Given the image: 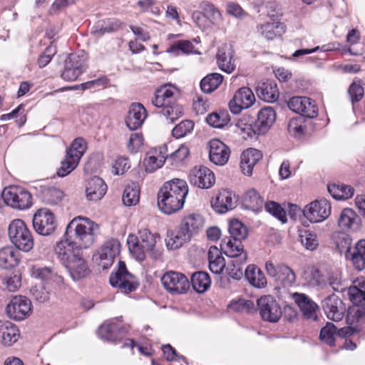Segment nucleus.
I'll list each match as a JSON object with an SVG mask.
<instances>
[{
  "label": "nucleus",
  "instance_id": "1",
  "mask_svg": "<svg viewBox=\"0 0 365 365\" xmlns=\"http://www.w3.org/2000/svg\"><path fill=\"white\" fill-rule=\"evenodd\" d=\"M188 185L182 179L174 178L166 181L158 193V207L165 215L180 210L188 194Z\"/></svg>",
  "mask_w": 365,
  "mask_h": 365
},
{
  "label": "nucleus",
  "instance_id": "2",
  "mask_svg": "<svg viewBox=\"0 0 365 365\" xmlns=\"http://www.w3.org/2000/svg\"><path fill=\"white\" fill-rule=\"evenodd\" d=\"M205 220L200 214L191 213L184 216L178 229L168 233L165 240L168 248H180L197 236L203 230Z\"/></svg>",
  "mask_w": 365,
  "mask_h": 365
},
{
  "label": "nucleus",
  "instance_id": "3",
  "mask_svg": "<svg viewBox=\"0 0 365 365\" xmlns=\"http://www.w3.org/2000/svg\"><path fill=\"white\" fill-rule=\"evenodd\" d=\"M98 225L88 217L78 216L67 225L64 237L76 248L87 249L95 242Z\"/></svg>",
  "mask_w": 365,
  "mask_h": 365
},
{
  "label": "nucleus",
  "instance_id": "4",
  "mask_svg": "<svg viewBox=\"0 0 365 365\" xmlns=\"http://www.w3.org/2000/svg\"><path fill=\"white\" fill-rule=\"evenodd\" d=\"M128 246L131 255L138 261H143L145 258L146 253L153 257L155 252L154 248L156 245L155 235L148 229L142 228L138 231V237L135 235H129L127 240Z\"/></svg>",
  "mask_w": 365,
  "mask_h": 365
},
{
  "label": "nucleus",
  "instance_id": "5",
  "mask_svg": "<svg viewBox=\"0 0 365 365\" xmlns=\"http://www.w3.org/2000/svg\"><path fill=\"white\" fill-rule=\"evenodd\" d=\"M9 236L11 242L20 250L29 252L34 247L31 232L21 220H14L10 223Z\"/></svg>",
  "mask_w": 365,
  "mask_h": 365
},
{
  "label": "nucleus",
  "instance_id": "6",
  "mask_svg": "<svg viewBox=\"0 0 365 365\" xmlns=\"http://www.w3.org/2000/svg\"><path fill=\"white\" fill-rule=\"evenodd\" d=\"M265 270L267 274L273 279L277 288H288L296 282V274L287 264H274L268 261L265 263Z\"/></svg>",
  "mask_w": 365,
  "mask_h": 365
},
{
  "label": "nucleus",
  "instance_id": "7",
  "mask_svg": "<svg viewBox=\"0 0 365 365\" xmlns=\"http://www.w3.org/2000/svg\"><path fill=\"white\" fill-rule=\"evenodd\" d=\"M2 197L6 205L15 209L24 210L32 205L31 195L20 186H9L2 192Z\"/></svg>",
  "mask_w": 365,
  "mask_h": 365
},
{
  "label": "nucleus",
  "instance_id": "8",
  "mask_svg": "<svg viewBox=\"0 0 365 365\" xmlns=\"http://www.w3.org/2000/svg\"><path fill=\"white\" fill-rule=\"evenodd\" d=\"M32 222L35 231L43 236L51 235L57 226L53 213L47 208L38 210L33 216Z\"/></svg>",
  "mask_w": 365,
  "mask_h": 365
},
{
  "label": "nucleus",
  "instance_id": "9",
  "mask_svg": "<svg viewBox=\"0 0 365 365\" xmlns=\"http://www.w3.org/2000/svg\"><path fill=\"white\" fill-rule=\"evenodd\" d=\"M87 56L84 53H71L65 61L64 70L61 78L67 81L76 80L86 68Z\"/></svg>",
  "mask_w": 365,
  "mask_h": 365
},
{
  "label": "nucleus",
  "instance_id": "10",
  "mask_svg": "<svg viewBox=\"0 0 365 365\" xmlns=\"http://www.w3.org/2000/svg\"><path fill=\"white\" fill-rule=\"evenodd\" d=\"M110 283L111 286L118 287L124 293L134 291L138 286L133 275L127 271L125 264L122 261H119L116 272L110 274Z\"/></svg>",
  "mask_w": 365,
  "mask_h": 365
},
{
  "label": "nucleus",
  "instance_id": "11",
  "mask_svg": "<svg viewBox=\"0 0 365 365\" xmlns=\"http://www.w3.org/2000/svg\"><path fill=\"white\" fill-rule=\"evenodd\" d=\"M161 282L164 288L173 294H184L190 288V282L187 277L178 272H167L161 277Z\"/></svg>",
  "mask_w": 365,
  "mask_h": 365
},
{
  "label": "nucleus",
  "instance_id": "12",
  "mask_svg": "<svg viewBox=\"0 0 365 365\" xmlns=\"http://www.w3.org/2000/svg\"><path fill=\"white\" fill-rule=\"evenodd\" d=\"M120 245L118 240L110 239L106 242L100 250L93 255V260L103 269L109 268L114 259L120 252Z\"/></svg>",
  "mask_w": 365,
  "mask_h": 365
},
{
  "label": "nucleus",
  "instance_id": "13",
  "mask_svg": "<svg viewBox=\"0 0 365 365\" xmlns=\"http://www.w3.org/2000/svg\"><path fill=\"white\" fill-rule=\"evenodd\" d=\"M31 301L27 297L19 295L12 298L6 307V312L10 318L21 321L31 314Z\"/></svg>",
  "mask_w": 365,
  "mask_h": 365
},
{
  "label": "nucleus",
  "instance_id": "14",
  "mask_svg": "<svg viewBox=\"0 0 365 365\" xmlns=\"http://www.w3.org/2000/svg\"><path fill=\"white\" fill-rule=\"evenodd\" d=\"M257 306L262 319L265 321L276 322L282 316L280 306L270 295L263 296L257 299Z\"/></svg>",
  "mask_w": 365,
  "mask_h": 365
},
{
  "label": "nucleus",
  "instance_id": "15",
  "mask_svg": "<svg viewBox=\"0 0 365 365\" xmlns=\"http://www.w3.org/2000/svg\"><path fill=\"white\" fill-rule=\"evenodd\" d=\"M331 204L326 199L315 200L304 209V216L311 222H319L326 220L331 214Z\"/></svg>",
  "mask_w": 365,
  "mask_h": 365
},
{
  "label": "nucleus",
  "instance_id": "16",
  "mask_svg": "<svg viewBox=\"0 0 365 365\" xmlns=\"http://www.w3.org/2000/svg\"><path fill=\"white\" fill-rule=\"evenodd\" d=\"M190 182L199 188L209 189L215 183L214 173L204 165H196L190 172Z\"/></svg>",
  "mask_w": 365,
  "mask_h": 365
},
{
  "label": "nucleus",
  "instance_id": "17",
  "mask_svg": "<svg viewBox=\"0 0 365 365\" xmlns=\"http://www.w3.org/2000/svg\"><path fill=\"white\" fill-rule=\"evenodd\" d=\"M236 195L228 189H221L211 200L212 207L218 213L224 214L237 206Z\"/></svg>",
  "mask_w": 365,
  "mask_h": 365
},
{
  "label": "nucleus",
  "instance_id": "18",
  "mask_svg": "<svg viewBox=\"0 0 365 365\" xmlns=\"http://www.w3.org/2000/svg\"><path fill=\"white\" fill-rule=\"evenodd\" d=\"M255 101V97L252 91L247 87H242L235 93L229 103V108L232 113L238 114L242 109L250 108Z\"/></svg>",
  "mask_w": 365,
  "mask_h": 365
},
{
  "label": "nucleus",
  "instance_id": "19",
  "mask_svg": "<svg viewBox=\"0 0 365 365\" xmlns=\"http://www.w3.org/2000/svg\"><path fill=\"white\" fill-rule=\"evenodd\" d=\"M287 105L290 110L304 117L313 118L317 115V107L308 97H293L288 101Z\"/></svg>",
  "mask_w": 365,
  "mask_h": 365
},
{
  "label": "nucleus",
  "instance_id": "20",
  "mask_svg": "<svg viewBox=\"0 0 365 365\" xmlns=\"http://www.w3.org/2000/svg\"><path fill=\"white\" fill-rule=\"evenodd\" d=\"M322 306L328 319L339 322L344 318L346 307L337 295L333 294L326 297Z\"/></svg>",
  "mask_w": 365,
  "mask_h": 365
},
{
  "label": "nucleus",
  "instance_id": "21",
  "mask_svg": "<svg viewBox=\"0 0 365 365\" xmlns=\"http://www.w3.org/2000/svg\"><path fill=\"white\" fill-rule=\"evenodd\" d=\"M357 327H343L337 330V328L331 322H327L320 331L319 339L329 346H333L335 342V336L338 335L341 337L352 335L354 332L358 331Z\"/></svg>",
  "mask_w": 365,
  "mask_h": 365
},
{
  "label": "nucleus",
  "instance_id": "22",
  "mask_svg": "<svg viewBox=\"0 0 365 365\" xmlns=\"http://www.w3.org/2000/svg\"><path fill=\"white\" fill-rule=\"evenodd\" d=\"M178 90L170 84H167L158 88L152 99L153 105L158 108H163L177 101Z\"/></svg>",
  "mask_w": 365,
  "mask_h": 365
},
{
  "label": "nucleus",
  "instance_id": "23",
  "mask_svg": "<svg viewBox=\"0 0 365 365\" xmlns=\"http://www.w3.org/2000/svg\"><path fill=\"white\" fill-rule=\"evenodd\" d=\"M209 157L211 162L217 165H224L230 158V150L223 142L212 139L209 142Z\"/></svg>",
  "mask_w": 365,
  "mask_h": 365
},
{
  "label": "nucleus",
  "instance_id": "24",
  "mask_svg": "<svg viewBox=\"0 0 365 365\" xmlns=\"http://www.w3.org/2000/svg\"><path fill=\"white\" fill-rule=\"evenodd\" d=\"M63 267L73 280L85 278L91 272L87 261L81 254L73 257L72 259Z\"/></svg>",
  "mask_w": 365,
  "mask_h": 365
},
{
  "label": "nucleus",
  "instance_id": "25",
  "mask_svg": "<svg viewBox=\"0 0 365 365\" xmlns=\"http://www.w3.org/2000/svg\"><path fill=\"white\" fill-rule=\"evenodd\" d=\"M361 223V217L351 208H344L338 219V225L344 231L357 232Z\"/></svg>",
  "mask_w": 365,
  "mask_h": 365
},
{
  "label": "nucleus",
  "instance_id": "26",
  "mask_svg": "<svg viewBox=\"0 0 365 365\" xmlns=\"http://www.w3.org/2000/svg\"><path fill=\"white\" fill-rule=\"evenodd\" d=\"M146 117V110L141 103H132L130 106L125 123L130 130H135L143 125Z\"/></svg>",
  "mask_w": 365,
  "mask_h": 365
},
{
  "label": "nucleus",
  "instance_id": "27",
  "mask_svg": "<svg viewBox=\"0 0 365 365\" xmlns=\"http://www.w3.org/2000/svg\"><path fill=\"white\" fill-rule=\"evenodd\" d=\"M70 241L68 237L65 240L58 242L55 246L54 252L61 263L64 266L72 259L73 257L79 255L78 250Z\"/></svg>",
  "mask_w": 365,
  "mask_h": 365
},
{
  "label": "nucleus",
  "instance_id": "28",
  "mask_svg": "<svg viewBox=\"0 0 365 365\" xmlns=\"http://www.w3.org/2000/svg\"><path fill=\"white\" fill-rule=\"evenodd\" d=\"M276 120V113L271 107H266L261 109L257 115V119L255 120V128L257 135L266 133Z\"/></svg>",
  "mask_w": 365,
  "mask_h": 365
},
{
  "label": "nucleus",
  "instance_id": "29",
  "mask_svg": "<svg viewBox=\"0 0 365 365\" xmlns=\"http://www.w3.org/2000/svg\"><path fill=\"white\" fill-rule=\"evenodd\" d=\"M107 185L103 179L94 176L91 178L86 185V195L90 201H98L106 193Z\"/></svg>",
  "mask_w": 365,
  "mask_h": 365
},
{
  "label": "nucleus",
  "instance_id": "30",
  "mask_svg": "<svg viewBox=\"0 0 365 365\" xmlns=\"http://www.w3.org/2000/svg\"><path fill=\"white\" fill-rule=\"evenodd\" d=\"M217 61L219 68L228 73H231L235 68L233 50L230 45L225 44L218 49Z\"/></svg>",
  "mask_w": 365,
  "mask_h": 365
},
{
  "label": "nucleus",
  "instance_id": "31",
  "mask_svg": "<svg viewBox=\"0 0 365 365\" xmlns=\"http://www.w3.org/2000/svg\"><path fill=\"white\" fill-rule=\"evenodd\" d=\"M286 26L280 21L265 22L257 26L258 33L267 40H273L286 32Z\"/></svg>",
  "mask_w": 365,
  "mask_h": 365
},
{
  "label": "nucleus",
  "instance_id": "32",
  "mask_svg": "<svg viewBox=\"0 0 365 365\" xmlns=\"http://www.w3.org/2000/svg\"><path fill=\"white\" fill-rule=\"evenodd\" d=\"M123 23L116 19H108L98 21L91 29V34L101 37L106 34H110L121 29Z\"/></svg>",
  "mask_w": 365,
  "mask_h": 365
},
{
  "label": "nucleus",
  "instance_id": "33",
  "mask_svg": "<svg viewBox=\"0 0 365 365\" xmlns=\"http://www.w3.org/2000/svg\"><path fill=\"white\" fill-rule=\"evenodd\" d=\"M262 158V154L259 150L249 148L245 150L242 153L240 163L242 173L245 175H251L254 166Z\"/></svg>",
  "mask_w": 365,
  "mask_h": 365
},
{
  "label": "nucleus",
  "instance_id": "34",
  "mask_svg": "<svg viewBox=\"0 0 365 365\" xmlns=\"http://www.w3.org/2000/svg\"><path fill=\"white\" fill-rule=\"evenodd\" d=\"M19 337L17 327L9 321L0 322V343L4 346H11Z\"/></svg>",
  "mask_w": 365,
  "mask_h": 365
},
{
  "label": "nucleus",
  "instance_id": "35",
  "mask_svg": "<svg viewBox=\"0 0 365 365\" xmlns=\"http://www.w3.org/2000/svg\"><path fill=\"white\" fill-rule=\"evenodd\" d=\"M257 96L267 102H274L279 97V91L274 81L267 80L259 82L256 88Z\"/></svg>",
  "mask_w": 365,
  "mask_h": 365
},
{
  "label": "nucleus",
  "instance_id": "36",
  "mask_svg": "<svg viewBox=\"0 0 365 365\" xmlns=\"http://www.w3.org/2000/svg\"><path fill=\"white\" fill-rule=\"evenodd\" d=\"M31 274L42 281H52L59 285L63 283V278L51 267L34 265L31 269Z\"/></svg>",
  "mask_w": 365,
  "mask_h": 365
},
{
  "label": "nucleus",
  "instance_id": "37",
  "mask_svg": "<svg viewBox=\"0 0 365 365\" xmlns=\"http://www.w3.org/2000/svg\"><path fill=\"white\" fill-rule=\"evenodd\" d=\"M20 252L11 246L0 249V267L9 269L16 267L20 262Z\"/></svg>",
  "mask_w": 365,
  "mask_h": 365
},
{
  "label": "nucleus",
  "instance_id": "38",
  "mask_svg": "<svg viewBox=\"0 0 365 365\" xmlns=\"http://www.w3.org/2000/svg\"><path fill=\"white\" fill-rule=\"evenodd\" d=\"M292 297L307 318H316L318 305L313 300L305 294L297 292L294 293Z\"/></svg>",
  "mask_w": 365,
  "mask_h": 365
},
{
  "label": "nucleus",
  "instance_id": "39",
  "mask_svg": "<svg viewBox=\"0 0 365 365\" xmlns=\"http://www.w3.org/2000/svg\"><path fill=\"white\" fill-rule=\"evenodd\" d=\"M348 294L350 300L354 304L365 305V277H360L353 282L349 288Z\"/></svg>",
  "mask_w": 365,
  "mask_h": 365
},
{
  "label": "nucleus",
  "instance_id": "40",
  "mask_svg": "<svg viewBox=\"0 0 365 365\" xmlns=\"http://www.w3.org/2000/svg\"><path fill=\"white\" fill-rule=\"evenodd\" d=\"M247 259V253L241 254L240 257L231 258V260L225 267L227 274L234 279H240L245 275L243 264L246 262Z\"/></svg>",
  "mask_w": 365,
  "mask_h": 365
},
{
  "label": "nucleus",
  "instance_id": "41",
  "mask_svg": "<svg viewBox=\"0 0 365 365\" xmlns=\"http://www.w3.org/2000/svg\"><path fill=\"white\" fill-rule=\"evenodd\" d=\"M207 256L210 270L216 274L222 273L225 268L226 264L220 250L216 246H211L209 249Z\"/></svg>",
  "mask_w": 365,
  "mask_h": 365
},
{
  "label": "nucleus",
  "instance_id": "42",
  "mask_svg": "<svg viewBox=\"0 0 365 365\" xmlns=\"http://www.w3.org/2000/svg\"><path fill=\"white\" fill-rule=\"evenodd\" d=\"M221 250L230 258L240 257L244 251L241 241L230 237H225L221 242Z\"/></svg>",
  "mask_w": 365,
  "mask_h": 365
},
{
  "label": "nucleus",
  "instance_id": "43",
  "mask_svg": "<svg viewBox=\"0 0 365 365\" xmlns=\"http://www.w3.org/2000/svg\"><path fill=\"white\" fill-rule=\"evenodd\" d=\"M242 204L247 210L257 212L264 205V200L255 189L247 190L242 198Z\"/></svg>",
  "mask_w": 365,
  "mask_h": 365
},
{
  "label": "nucleus",
  "instance_id": "44",
  "mask_svg": "<svg viewBox=\"0 0 365 365\" xmlns=\"http://www.w3.org/2000/svg\"><path fill=\"white\" fill-rule=\"evenodd\" d=\"M245 276L254 287H264L267 283L262 272L255 265H249L245 270Z\"/></svg>",
  "mask_w": 365,
  "mask_h": 365
},
{
  "label": "nucleus",
  "instance_id": "45",
  "mask_svg": "<svg viewBox=\"0 0 365 365\" xmlns=\"http://www.w3.org/2000/svg\"><path fill=\"white\" fill-rule=\"evenodd\" d=\"M236 127L239 134L242 135L244 138H252L253 135H257L255 120L250 116H242L237 121Z\"/></svg>",
  "mask_w": 365,
  "mask_h": 365
},
{
  "label": "nucleus",
  "instance_id": "46",
  "mask_svg": "<svg viewBox=\"0 0 365 365\" xmlns=\"http://www.w3.org/2000/svg\"><path fill=\"white\" fill-rule=\"evenodd\" d=\"M305 280L311 287H324L327 284V277L315 267H312L305 273Z\"/></svg>",
  "mask_w": 365,
  "mask_h": 365
},
{
  "label": "nucleus",
  "instance_id": "47",
  "mask_svg": "<svg viewBox=\"0 0 365 365\" xmlns=\"http://www.w3.org/2000/svg\"><path fill=\"white\" fill-rule=\"evenodd\" d=\"M354 267L361 271L365 268V240H359L351 253Z\"/></svg>",
  "mask_w": 365,
  "mask_h": 365
},
{
  "label": "nucleus",
  "instance_id": "48",
  "mask_svg": "<svg viewBox=\"0 0 365 365\" xmlns=\"http://www.w3.org/2000/svg\"><path fill=\"white\" fill-rule=\"evenodd\" d=\"M223 76L217 73H210L204 77L200 82V88L204 93H210L222 84Z\"/></svg>",
  "mask_w": 365,
  "mask_h": 365
},
{
  "label": "nucleus",
  "instance_id": "49",
  "mask_svg": "<svg viewBox=\"0 0 365 365\" xmlns=\"http://www.w3.org/2000/svg\"><path fill=\"white\" fill-rule=\"evenodd\" d=\"M330 195L336 200H346L354 195V188L344 184H333L328 186Z\"/></svg>",
  "mask_w": 365,
  "mask_h": 365
},
{
  "label": "nucleus",
  "instance_id": "50",
  "mask_svg": "<svg viewBox=\"0 0 365 365\" xmlns=\"http://www.w3.org/2000/svg\"><path fill=\"white\" fill-rule=\"evenodd\" d=\"M210 276L206 272H197L191 277L192 286L193 289L199 293L207 291L210 286Z\"/></svg>",
  "mask_w": 365,
  "mask_h": 365
},
{
  "label": "nucleus",
  "instance_id": "51",
  "mask_svg": "<svg viewBox=\"0 0 365 365\" xmlns=\"http://www.w3.org/2000/svg\"><path fill=\"white\" fill-rule=\"evenodd\" d=\"M160 113L165 118L168 123H172L182 116L183 109L181 106L175 102L162 108Z\"/></svg>",
  "mask_w": 365,
  "mask_h": 365
},
{
  "label": "nucleus",
  "instance_id": "52",
  "mask_svg": "<svg viewBox=\"0 0 365 365\" xmlns=\"http://www.w3.org/2000/svg\"><path fill=\"white\" fill-rule=\"evenodd\" d=\"M41 189L42 198L48 204H58L64 196L63 192L55 187L43 186Z\"/></svg>",
  "mask_w": 365,
  "mask_h": 365
},
{
  "label": "nucleus",
  "instance_id": "53",
  "mask_svg": "<svg viewBox=\"0 0 365 365\" xmlns=\"http://www.w3.org/2000/svg\"><path fill=\"white\" fill-rule=\"evenodd\" d=\"M86 150V141L83 138H78L73 141L70 148L67 150L66 155L76 160L79 163V160L83 156Z\"/></svg>",
  "mask_w": 365,
  "mask_h": 365
},
{
  "label": "nucleus",
  "instance_id": "54",
  "mask_svg": "<svg viewBox=\"0 0 365 365\" xmlns=\"http://www.w3.org/2000/svg\"><path fill=\"white\" fill-rule=\"evenodd\" d=\"M119 330L116 323L103 324L98 328V334L101 339L109 341H117V331Z\"/></svg>",
  "mask_w": 365,
  "mask_h": 365
},
{
  "label": "nucleus",
  "instance_id": "55",
  "mask_svg": "<svg viewBox=\"0 0 365 365\" xmlns=\"http://www.w3.org/2000/svg\"><path fill=\"white\" fill-rule=\"evenodd\" d=\"M299 238L302 245L307 250L314 251L319 247V242L317 235L310 230L302 231Z\"/></svg>",
  "mask_w": 365,
  "mask_h": 365
},
{
  "label": "nucleus",
  "instance_id": "56",
  "mask_svg": "<svg viewBox=\"0 0 365 365\" xmlns=\"http://www.w3.org/2000/svg\"><path fill=\"white\" fill-rule=\"evenodd\" d=\"M361 304H354L348 309L346 321L351 326L359 323L365 319V309Z\"/></svg>",
  "mask_w": 365,
  "mask_h": 365
},
{
  "label": "nucleus",
  "instance_id": "57",
  "mask_svg": "<svg viewBox=\"0 0 365 365\" xmlns=\"http://www.w3.org/2000/svg\"><path fill=\"white\" fill-rule=\"evenodd\" d=\"M229 232L230 238L242 241L247 236V227L239 220H234L230 222L229 225Z\"/></svg>",
  "mask_w": 365,
  "mask_h": 365
},
{
  "label": "nucleus",
  "instance_id": "58",
  "mask_svg": "<svg viewBox=\"0 0 365 365\" xmlns=\"http://www.w3.org/2000/svg\"><path fill=\"white\" fill-rule=\"evenodd\" d=\"M140 191L135 184L128 185L125 187L123 195V202L127 206L135 205L139 201Z\"/></svg>",
  "mask_w": 365,
  "mask_h": 365
},
{
  "label": "nucleus",
  "instance_id": "59",
  "mask_svg": "<svg viewBox=\"0 0 365 365\" xmlns=\"http://www.w3.org/2000/svg\"><path fill=\"white\" fill-rule=\"evenodd\" d=\"M164 164L163 156H158L150 151L144 160L145 170L148 173H153L160 168Z\"/></svg>",
  "mask_w": 365,
  "mask_h": 365
},
{
  "label": "nucleus",
  "instance_id": "60",
  "mask_svg": "<svg viewBox=\"0 0 365 365\" xmlns=\"http://www.w3.org/2000/svg\"><path fill=\"white\" fill-rule=\"evenodd\" d=\"M200 8L209 22L214 24L217 20L220 19L221 14L219 10L211 3L204 1L201 4Z\"/></svg>",
  "mask_w": 365,
  "mask_h": 365
},
{
  "label": "nucleus",
  "instance_id": "61",
  "mask_svg": "<svg viewBox=\"0 0 365 365\" xmlns=\"http://www.w3.org/2000/svg\"><path fill=\"white\" fill-rule=\"evenodd\" d=\"M193 128L194 123L192 120H182L173 129L172 135L175 138H181L190 133Z\"/></svg>",
  "mask_w": 365,
  "mask_h": 365
},
{
  "label": "nucleus",
  "instance_id": "62",
  "mask_svg": "<svg viewBox=\"0 0 365 365\" xmlns=\"http://www.w3.org/2000/svg\"><path fill=\"white\" fill-rule=\"evenodd\" d=\"M206 120L209 125L214 128H222L230 121L229 115L227 113H212L210 114Z\"/></svg>",
  "mask_w": 365,
  "mask_h": 365
},
{
  "label": "nucleus",
  "instance_id": "63",
  "mask_svg": "<svg viewBox=\"0 0 365 365\" xmlns=\"http://www.w3.org/2000/svg\"><path fill=\"white\" fill-rule=\"evenodd\" d=\"M78 162L66 155L65 159L61 161V166L57 170V175L63 178L71 173L78 165Z\"/></svg>",
  "mask_w": 365,
  "mask_h": 365
},
{
  "label": "nucleus",
  "instance_id": "64",
  "mask_svg": "<svg viewBox=\"0 0 365 365\" xmlns=\"http://www.w3.org/2000/svg\"><path fill=\"white\" fill-rule=\"evenodd\" d=\"M265 210L282 222L284 223L287 222L286 212L279 204L270 201L265 204Z\"/></svg>",
  "mask_w": 365,
  "mask_h": 365
}]
</instances>
